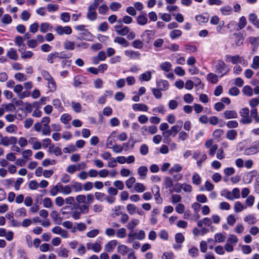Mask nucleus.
Returning <instances> with one entry per match:
<instances>
[{
	"label": "nucleus",
	"mask_w": 259,
	"mask_h": 259,
	"mask_svg": "<svg viewBox=\"0 0 259 259\" xmlns=\"http://www.w3.org/2000/svg\"><path fill=\"white\" fill-rule=\"evenodd\" d=\"M14 41H15V45L18 47H20L22 45L24 46L23 45L24 39H23V37L21 36H16L15 38Z\"/></svg>",
	"instance_id": "nucleus-55"
},
{
	"label": "nucleus",
	"mask_w": 259,
	"mask_h": 259,
	"mask_svg": "<svg viewBox=\"0 0 259 259\" xmlns=\"http://www.w3.org/2000/svg\"><path fill=\"white\" fill-rule=\"evenodd\" d=\"M235 36V43L237 46H241L244 41V38L242 34L239 33H235L234 34Z\"/></svg>",
	"instance_id": "nucleus-22"
},
{
	"label": "nucleus",
	"mask_w": 259,
	"mask_h": 259,
	"mask_svg": "<svg viewBox=\"0 0 259 259\" xmlns=\"http://www.w3.org/2000/svg\"><path fill=\"white\" fill-rule=\"evenodd\" d=\"M182 34V32L179 29H175L172 30L170 33L169 36L172 39H174L180 37Z\"/></svg>",
	"instance_id": "nucleus-27"
},
{
	"label": "nucleus",
	"mask_w": 259,
	"mask_h": 259,
	"mask_svg": "<svg viewBox=\"0 0 259 259\" xmlns=\"http://www.w3.org/2000/svg\"><path fill=\"white\" fill-rule=\"evenodd\" d=\"M237 135L236 131L233 130H230L226 133V138L229 140H233L236 138Z\"/></svg>",
	"instance_id": "nucleus-28"
},
{
	"label": "nucleus",
	"mask_w": 259,
	"mask_h": 259,
	"mask_svg": "<svg viewBox=\"0 0 259 259\" xmlns=\"http://www.w3.org/2000/svg\"><path fill=\"white\" fill-rule=\"evenodd\" d=\"M125 98V95L122 92H117L114 95V99L118 101H122Z\"/></svg>",
	"instance_id": "nucleus-62"
},
{
	"label": "nucleus",
	"mask_w": 259,
	"mask_h": 259,
	"mask_svg": "<svg viewBox=\"0 0 259 259\" xmlns=\"http://www.w3.org/2000/svg\"><path fill=\"white\" fill-rule=\"evenodd\" d=\"M251 116L254 118L255 123H259V117L257 116V111L256 108H253L250 111Z\"/></svg>",
	"instance_id": "nucleus-52"
},
{
	"label": "nucleus",
	"mask_w": 259,
	"mask_h": 259,
	"mask_svg": "<svg viewBox=\"0 0 259 259\" xmlns=\"http://www.w3.org/2000/svg\"><path fill=\"white\" fill-rule=\"evenodd\" d=\"M71 187L74 190L75 192H80L82 190V185L81 183L72 181L71 182Z\"/></svg>",
	"instance_id": "nucleus-25"
},
{
	"label": "nucleus",
	"mask_w": 259,
	"mask_h": 259,
	"mask_svg": "<svg viewBox=\"0 0 259 259\" xmlns=\"http://www.w3.org/2000/svg\"><path fill=\"white\" fill-rule=\"evenodd\" d=\"M52 28V27L50 24L46 22L41 23L40 26V31L42 33H46L48 31L51 30Z\"/></svg>",
	"instance_id": "nucleus-24"
},
{
	"label": "nucleus",
	"mask_w": 259,
	"mask_h": 259,
	"mask_svg": "<svg viewBox=\"0 0 259 259\" xmlns=\"http://www.w3.org/2000/svg\"><path fill=\"white\" fill-rule=\"evenodd\" d=\"M244 220L245 222H248L249 224H254L256 222V218L252 214L246 216L244 218Z\"/></svg>",
	"instance_id": "nucleus-45"
},
{
	"label": "nucleus",
	"mask_w": 259,
	"mask_h": 259,
	"mask_svg": "<svg viewBox=\"0 0 259 259\" xmlns=\"http://www.w3.org/2000/svg\"><path fill=\"white\" fill-rule=\"evenodd\" d=\"M130 249L125 245H119L117 247V251L118 253L124 255L126 254Z\"/></svg>",
	"instance_id": "nucleus-34"
},
{
	"label": "nucleus",
	"mask_w": 259,
	"mask_h": 259,
	"mask_svg": "<svg viewBox=\"0 0 259 259\" xmlns=\"http://www.w3.org/2000/svg\"><path fill=\"white\" fill-rule=\"evenodd\" d=\"M243 93L249 97H251L253 95V90L249 85H245L243 88L242 89Z\"/></svg>",
	"instance_id": "nucleus-32"
},
{
	"label": "nucleus",
	"mask_w": 259,
	"mask_h": 259,
	"mask_svg": "<svg viewBox=\"0 0 259 259\" xmlns=\"http://www.w3.org/2000/svg\"><path fill=\"white\" fill-rule=\"evenodd\" d=\"M133 109L135 111L146 112L148 110V107L143 103H136L132 105Z\"/></svg>",
	"instance_id": "nucleus-11"
},
{
	"label": "nucleus",
	"mask_w": 259,
	"mask_h": 259,
	"mask_svg": "<svg viewBox=\"0 0 259 259\" xmlns=\"http://www.w3.org/2000/svg\"><path fill=\"white\" fill-rule=\"evenodd\" d=\"M229 71V69L227 68L225 63L222 61L219 60L216 65V72L218 73L222 74L223 75Z\"/></svg>",
	"instance_id": "nucleus-3"
},
{
	"label": "nucleus",
	"mask_w": 259,
	"mask_h": 259,
	"mask_svg": "<svg viewBox=\"0 0 259 259\" xmlns=\"http://www.w3.org/2000/svg\"><path fill=\"white\" fill-rule=\"evenodd\" d=\"M55 32L59 35H63L64 34L69 35L72 33V29L69 26H62L59 25L55 29Z\"/></svg>",
	"instance_id": "nucleus-2"
},
{
	"label": "nucleus",
	"mask_w": 259,
	"mask_h": 259,
	"mask_svg": "<svg viewBox=\"0 0 259 259\" xmlns=\"http://www.w3.org/2000/svg\"><path fill=\"white\" fill-rule=\"evenodd\" d=\"M176 241L178 243H182L184 240V236L181 233H178L175 235Z\"/></svg>",
	"instance_id": "nucleus-59"
},
{
	"label": "nucleus",
	"mask_w": 259,
	"mask_h": 259,
	"mask_svg": "<svg viewBox=\"0 0 259 259\" xmlns=\"http://www.w3.org/2000/svg\"><path fill=\"white\" fill-rule=\"evenodd\" d=\"M117 241L116 240H113L109 241L105 246V250L108 252H112L116 246Z\"/></svg>",
	"instance_id": "nucleus-13"
},
{
	"label": "nucleus",
	"mask_w": 259,
	"mask_h": 259,
	"mask_svg": "<svg viewBox=\"0 0 259 259\" xmlns=\"http://www.w3.org/2000/svg\"><path fill=\"white\" fill-rule=\"evenodd\" d=\"M224 131L222 129H217L213 133V136L217 140H219L223 135Z\"/></svg>",
	"instance_id": "nucleus-54"
},
{
	"label": "nucleus",
	"mask_w": 259,
	"mask_h": 259,
	"mask_svg": "<svg viewBox=\"0 0 259 259\" xmlns=\"http://www.w3.org/2000/svg\"><path fill=\"white\" fill-rule=\"evenodd\" d=\"M15 78L19 81H24L27 79L26 76L25 74L22 73H17L14 75Z\"/></svg>",
	"instance_id": "nucleus-49"
},
{
	"label": "nucleus",
	"mask_w": 259,
	"mask_h": 259,
	"mask_svg": "<svg viewBox=\"0 0 259 259\" xmlns=\"http://www.w3.org/2000/svg\"><path fill=\"white\" fill-rule=\"evenodd\" d=\"M114 41L124 47H127L129 45L128 42L124 38L122 37H116L114 39Z\"/></svg>",
	"instance_id": "nucleus-23"
},
{
	"label": "nucleus",
	"mask_w": 259,
	"mask_h": 259,
	"mask_svg": "<svg viewBox=\"0 0 259 259\" xmlns=\"http://www.w3.org/2000/svg\"><path fill=\"white\" fill-rule=\"evenodd\" d=\"M18 51L20 53L21 58L23 59H30L33 55L32 52L30 51H23L21 48H19Z\"/></svg>",
	"instance_id": "nucleus-16"
},
{
	"label": "nucleus",
	"mask_w": 259,
	"mask_h": 259,
	"mask_svg": "<svg viewBox=\"0 0 259 259\" xmlns=\"http://www.w3.org/2000/svg\"><path fill=\"white\" fill-rule=\"evenodd\" d=\"M85 79L82 76H76L74 78L73 85L75 87H78L82 83H85Z\"/></svg>",
	"instance_id": "nucleus-20"
},
{
	"label": "nucleus",
	"mask_w": 259,
	"mask_h": 259,
	"mask_svg": "<svg viewBox=\"0 0 259 259\" xmlns=\"http://www.w3.org/2000/svg\"><path fill=\"white\" fill-rule=\"evenodd\" d=\"M136 236V238L138 240H141L145 238V233L144 231L141 230L139 231L138 234L135 233H129L128 235V240L130 242H132Z\"/></svg>",
	"instance_id": "nucleus-5"
},
{
	"label": "nucleus",
	"mask_w": 259,
	"mask_h": 259,
	"mask_svg": "<svg viewBox=\"0 0 259 259\" xmlns=\"http://www.w3.org/2000/svg\"><path fill=\"white\" fill-rule=\"evenodd\" d=\"M139 223V220L137 219H133L131 222H130L127 226L126 227L128 229L132 231H133V230L134 228L136 227V226Z\"/></svg>",
	"instance_id": "nucleus-33"
},
{
	"label": "nucleus",
	"mask_w": 259,
	"mask_h": 259,
	"mask_svg": "<svg viewBox=\"0 0 259 259\" xmlns=\"http://www.w3.org/2000/svg\"><path fill=\"white\" fill-rule=\"evenodd\" d=\"M127 210L128 211V213L133 215L134 214L136 210V206L134 204H128L126 206Z\"/></svg>",
	"instance_id": "nucleus-56"
},
{
	"label": "nucleus",
	"mask_w": 259,
	"mask_h": 259,
	"mask_svg": "<svg viewBox=\"0 0 259 259\" xmlns=\"http://www.w3.org/2000/svg\"><path fill=\"white\" fill-rule=\"evenodd\" d=\"M71 119V116L68 114H64L61 116V121L64 124H67Z\"/></svg>",
	"instance_id": "nucleus-50"
},
{
	"label": "nucleus",
	"mask_w": 259,
	"mask_h": 259,
	"mask_svg": "<svg viewBox=\"0 0 259 259\" xmlns=\"http://www.w3.org/2000/svg\"><path fill=\"white\" fill-rule=\"evenodd\" d=\"M178 123H179V125H175L171 127L170 130L171 131L172 136H175L178 133H179L181 130L183 122L181 120L178 121L177 122Z\"/></svg>",
	"instance_id": "nucleus-19"
},
{
	"label": "nucleus",
	"mask_w": 259,
	"mask_h": 259,
	"mask_svg": "<svg viewBox=\"0 0 259 259\" xmlns=\"http://www.w3.org/2000/svg\"><path fill=\"white\" fill-rule=\"evenodd\" d=\"M43 205L45 207L50 208L52 205V200L49 197H46L43 200Z\"/></svg>",
	"instance_id": "nucleus-60"
},
{
	"label": "nucleus",
	"mask_w": 259,
	"mask_h": 259,
	"mask_svg": "<svg viewBox=\"0 0 259 259\" xmlns=\"http://www.w3.org/2000/svg\"><path fill=\"white\" fill-rule=\"evenodd\" d=\"M251 67L255 70L259 69V56H255L253 57Z\"/></svg>",
	"instance_id": "nucleus-39"
},
{
	"label": "nucleus",
	"mask_w": 259,
	"mask_h": 259,
	"mask_svg": "<svg viewBox=\"0 0 259 259\" xmlns=\"http://www.w3.org/2000/svg\"><path fill=\"white\" fill-rule=\"evenodd\" d=\"M121 7V4L117 2H112L109 5L110 9L113 11H117Z\"/></svg>",
	"instance_id": "nucleus-46"
},
{
	"label": "nucleus",
	"mask_w": 259,
	"mask_h": 259,
	"mask_svg": "<svg viewBox=\"0 0 259 259\" xmlns=\"http://www.w3.org/2000/svg\"><path fill=\"white\" fill-rule=\"evenodd\" d=\"M52 103L55 108H57L60 111H63V107L62 106L61 102L59 99H56L53 100Z\"/></svg>",
	"instance_id": "nucleus-35"
},
{
	"label": "nucleus",
	"mask_w": 259,
	"mask_h": 259,
	"mask_svg": "<svg viewBox=\"0 0 259 259\" xmlns=\"http://www.w3.org/2000/svg\"><path fill=\"white\" fill-rule=\"evenodd\" d=\"M124 54L127 57L133 59H138L140 57V53L138 51L126 50L124 51Z\"/></svg>",
	"instance_id": "nucleus-15"
},
{
	"label": "nucleus",
	"mask_w": 259,
	"mask_h": 259,
	"mask_svg": "<svg viewBox=\"0 0 259 259\" xmlns=\"http://www.w3.org/2000/svg\"><path fill=\"white\" fill-rule=\"evenodd\" d=\"M12 21V17L9 14H5L1 19L2 23L4 25L10 24Z\"/></svg>",
	"instance_id": "nucleus-37"
},
{
	"label": "nucleus",
	"mask_w": 259,
	"mask_h": 259,
	"mask_svg": "<svg viewBox=\"0 0 259 259\" xmlns=\"http://www.w3.org/2000/svg\"><path fill=\"white\" fill-rule=\"evenodd\" d=\"M137 21L139 25H144L147 23L148 19L144 15H140L137 17Z\"/></svg>",
	"instance_id": "nucleus-29"
},
{
	"label": "nucleus",
	"mask_w": 259,
	"mask_h": 259,
	"mask_svg": "<svg viewBox=\"0 0 259 259\" xmlns=\"http://www.w3.org/2000/svg\"><path fill=\"white\" fill-rule=\"evenodd\" d=\"M15 215L18 217H25L26 215V210L24 207H21L17 209L15 212Z\"/></svg>",
	"instance_id": "nucleus-47"
},
{
	"label": "nucleus",
	"mask_w": 259,
	"mask_h": 259,
	"mask_svg": "<svg viewBox=\"0 0 259 259\" xmlns=\"http://www.w3.org/2000/svg\"><path fill=\"white\" fill-rule=\"evenodd\" d=\"M80 37L84 40L90 41L92 40L93 35L88 30H84L83 32L80 33Z\"/></svg>",
	"instance_id": "nucleus-31"
},
{
	"label": "nucleus",
	"mask_w": 259,
	"mask_h": 259,
	"mask_svg": "<svg viewBox=\"0 0 259 259\" xmlns=\"http://www.w3.org/2000/svg\"><path fill=\"white\" fill-rule=\"evenodd\" d=\"M249 21L255 27L259 28V19H257V16L255 14L251 13L249 14Z\"/></svg>",
	"instance_id": "nucleus-21"
},
{
	"label": "nucleus",
	"mask_w": 259,
	"mask_h": 259,
	"mask_svg": "<svg viewBox=\"0 0 259 259\" xmlns=\"http://www.w3.org/2000/svg\"><path fill=\"white\" fill-rule=\"evenodd\" d=\"M246 23L247 21L246 18L244 16H242L239 19V22L238 24V28L239 29H242L246 26Z\"/></svg>",
	"instance_id": "nucleus-51"
},
{
	"label": "nucleus",
	"mask_w": 259,
	"mask_h": 259,
	"mask_svg": "<svg viewBox=\"0 0 259 259\" xmlns=\"http://www.w3.org/2000/svg\"><path fill=\"white\" fill-rule=\"evenodd\" d=\"M115 135L114 132H112L110 136L108 138L107 141H106V146L109 147L111 148L114 145V143H115V140L113 138H112V137H114Z\"/></svg>",
	"instance_id": "nucleus-38"
},
{
	"label": "nucleus",
	"mask_w": 259,
	"mask_h": 259,
	"mask_svg": "<svg viewBox=\"0 0 259 259\" xmlns=\"http://www.w3.org/2000/svg\"><path fill=\"white\" fill-rule=\"evenodd\" d=\"M71 104L72 108L75 112L79 113L81 112V106L80 103L73 101L71 102Z\"/></svg>",
	"instance_id": "nucleus-44"
},
{
	"label": "nucleus",
	"mask_w": 259,
	"mask_h": 259,
	"mask_svg": "<svg viewBox=\"0 0 259 259\" xmlns=\"http://www.w3.org/2000/svg\"><path fill=\"white\" fill-rule=\"evenodd\" d=\"M259 152V141L255 142L250 147L247 148L244 151V154L246 155H253Z\"/></svg>",
	"instance_id": "nucleus-6"
},
{
	"label": "nucleus",
	"mask_w": 259,
	"mask_h": 259,
	"mask_svg": "<svg viewBox=\"0 0 259 259\" xmlns=\"http://www.w3.org/2000/svg\"><path fill=\"white\" fill-rule=\"evenodd\" d=\"M207 79L212 83H216L218 81V77L216 74L210 73L207 75Z\"/></svg>",
	"instance_id": "nucleus-30"
},
{
	"label": "nucleus",
	"mask_w": 259,
	"mask_h": 259,
	"mask_svg": "<svg viewBox=\"0 0 259 259\" xmlns=\"http://www.w3.org/2000/svg\"><path fill=\"white\" fill-rule=\"evenodd\" d=\"M220 11L224 15H229L232 13V8L229 6H226L221 8Z\"/></svg>",
	"instance_id": "nucleus-41"
},
{
	"label": "nucleus",
	"mask_w": 259,
	"mask_h": 259,
	"mask_svg": "<svg viewBox=\"0 0 259 259\" xmlns=\"http://www.w3.org/2000/svg\"><path fill=\"white\" fill-rule=\"evenodd\" d=\"M157 86L160 90L165 91L168 90L169 87L168 82L165 80H161L157 82Z\"/></svg>",
	"instance_id": "nucleus-17"
},
{
	"label": "nucleus",
	"mask_w": 259,
	"mask_h": 259,
	"mask_svg": "<svg viewBox=\"0 0 259 259\" xmlns=\"http://www.w3.org/2000/svg\"><path fill=\"white\" fill-rule=\"evenodd\" d=\"M248 39L251 45L252 53L255 52L259 46V36H251L249 37Z\"/></svg>",
	"instance_id": "nucleus-9"
},
{
	"label": "nucleus",
	"mask_w": 259,
	"mask_h": 259,
	"mask_svg": "<svg viewBox=\"0 0 259 259\" xmlns=\"http://www.w3.org/2000/svg\"><path fill=\"white\" fill-rule=\"evenodd\" d=\"M48 88L51 92H54L56 89V83L53 78L48 82Z\"/></svg>",
	"instance_id": "nucleus-53"
},
{
	"label": "nucleus",
	"mask_w": 259,
	"mask_h": 259,
	"mask_svg": "<svg viewBox=\"0 0 259 259\" xmlns=\"http://www.w3.org/2000/svg\"><path fill=\"white\" fill-rule=\"evenodd\" d=\"M148 151L149 148L146 144H143L141 146L140 148V152L142 155H145L147 154L148 153Z\"/></svg>",
	"instance_id": "nucleus-63"
},
{
	"label": "nucleus",
	"mask_w": 259,
	"mask_h": 259,
	"mask_svg": "<svg viewBox=\"0 0 259 259\" xmlns=\"http://www.w3.org/2000/svg\"><path fill=\"white\" fill-rule=\"evenodd\" d=\"M22 157L26 159L27 160H28L29 159V157H31L32 155V151L30 149H27L24 150L22 153Z\"/></svg>",
	"instance_id": "nucleus-57"
},
{
	"label": "nucleus",
	"mask_w": 259,
	"mask_h": 259,
	"mask_svg": "<svg viewBox=\"0 0 259 259\" xmlns=\"http://www.w3.org/2000/svg\"><path fill=\"white\" fill-rule=\"evenodd\" d=\"M49 152L54 153L56 156L61 155L62 153L61 148L59 147H55L54 144L51 145L49 147Z\"/></svg>",
	"instance_id": "nucleus-18"
},
{
	"label": "nucleus",
	"mask_w": 259,
	"mask_h": 259,
	"mask_svg": "<svg viewBox=\"0 0 259 259\" xmlns=\"http://www.w3.org/2000/svg\"><path fill=\"white\" fill-rule=\"evenodd\" d=\"M114 29L116 32L120 35L124 36L127 34L129 32L130 29L127 26H124L122 25H115Z\"/></svg>",
	"instance_id": "nucleus-7"
},
{
	"label": "nucleus",
	"mask_w": 259,
	"mask_h": 259,
	"mask_svg": "<svg viewBox=\"0 0 259 259\" xmlns=\"http://www.w3.org/2000/svg\"><path fill=\"white\" fill-rule=\"evenodd\" d=\"M7 56L10 59L17 61L18 60L19 56L16 50L11 48L7 53Z\"/></svg>",
	"instance_id": "nucleus-12"
},
{
	"label": "nucleus",
	"mask_w": 259,
	"mask_h": 259,
	"mask_svg": "<svg viewBox=\"0 0 259 259\" xmlns=\"http://www.w3.org/2000/svg\"><path fill=\"white\" fill-rule=\"evenodd\" d=\"M224 115L226 119L236 118L238 116L237 112L234 110H226L224 112Z\"/></svg>",
	"instance_id": "nucleus-14"
},
{
	"label": "nucleus",
	"mask_w": 259,
	"mask_h": 259,
	"mask_svg": "<svg viewBox=\"0 0 259 259\" xmlns=\"http://www.w3.org/2000/svg\"><path fill=\"white\" fill-rule=\"evenodd\" d=\"M244 206L240 201H236L234 204V211L235 212H240L244 209Z\"/></svg>",
	"instance_id": "nucleus-43"
},
{
	"label": "nucleus",
	"mask_w": 259,
	"mask_h": 259,
	"mask_svg": "<svg viewBox=\"0 0 259 259\" xmlns=\"http://www.w3.org/2000/svg\"><path fill=\"white\" fill-rule=\"evenodd\" d=\"M160 67L161 70L166 72H168L171 70V64L168 62H165L161 64Z\"/></svg>",
	"instance_id": "nucleus-36"
},
{
	"label": "nucleus",
	"mask_w": 259,
	"mask_h": 259,
	"mask_svg": "<svg viewBox=\"0 0 259 259\" xmlns=\"http://www.w3.org/2000/svg\"><path fill=\"white\" fill-rule=\"evenodd\" d=\"M249 110L247 108H243L239 111L240 115L241 116L240 122L243 124H249L252 122V119L249 115Z\"/></svg>",
	"instance_id": "nucleus-1"
},
{
	"label": "nucleus",
	"mask_w": 259,
	"mask_h": 259,
	"mask_svg": "<svg viewBox=\"0 0 259 259\" xmlns=\"http://www.w3.org/2000/svg\"><path fill=\"white\" fill-rule=\"evenodd\" d=\"M60 18L62 21L67 23L70 21V16L69 13L65 12L61 14Z\"/></svg>",
	"instance_id": "nucleus-58"
},
{
	"label": "nucleus",
	"mask_w": 259,
	"mask_h": 259,
	"mask_svg": "<svg viewBox=\"0 0 259 259\" xmlns=\"http://www.w3.org/2000/svg\"><path fill=\"white\" fill-rule=\"evenodd\" d=\"M17 130V126L14 124H10L6 127V131L8 133H15Z\"/></svg>",
	"instance_id": "nucleus-42"
},
{
	"label": "nucleus",
	"mask_w": 259,
	"mask_h": 259,
	"mask_svg": "<svg viewBox=\"0 0 259 259\" xmlns=\"http://www.w3.org/2000/svg\"><path fill=\"white\" fill-rule=\"evenodd\" d=\"M154 32L152 30H147L142 35L143 40L149 43L152 39Z\"/></svg>",
	"instance_id": "nucleus-10"
},
{
	"label": "nucleus",
	"mask_w": 259,
	"mask_h": 259,
	"mask_svg": "<svg viewBox=\"0 0 259 259\" xmlns=\"http://www.w3.org/2000/svg\"><path fill=\"white\" fill-rule=\"evenodd\" d=\"M196 20L199 23H206L209 20L208 17H205L202 15H198L195 16Z\"/></svg>",
	"instance_id": "nucleus-40"
},
{
	"label": "nucleus",
	"mask_w": 259,
	"mask_h": 259,
	"mask_svg": "<svg viewBox=\"0 0 259 259\" xmlns=\"http://www.w3.org/2000/svg\"><path fill=\"white\" fill-rule=\"evenodd\" d=\"M17 138L15 137H3L1 140V144L4 146H8L10 145L16 144L17 143Z\"/></svg>",
	"instance_id": "nucleus-4"
},
{
	"label": "nucleus",
	"mask_w": 259,
	"mask_h": 259,
	"mask_svg": "<svg viewBox=\"0 0 259 259\" xmlns=\"http://www.w3.org/2000/svg\"><path fill=\"white\" fill-rule=\"evenodd\" d=\"M97 8H94L91 6H89L88 7V10L87 14V17L88 19L91 21L95 20L97 17V14L96 12Z\"/></svg>",
	"instance_id": "nucleus-8"
},
{
	"label": "nucleus",
	"mask_w": 259,
	"mask_h": 259,
	"mask_svg": "<svg viewBox=\"0 0 259 259\" xmlns=\"http://www.w3.org/2000/svg\"><path fill=\"white\" fill-rule=\"evenodd\" d=\"M59 57V53L57 52H54L50 54L48 56V61L50 63H53V59Z\"/></svg>",
	"instance_id": "nucleus-61"
},
{
	"label": "nucleus",
	"mask_w": 259,
	"mask_h": 259,
	"mask_svg": "<svg viewBox=\"0 0 259 259\" xmlns=\"http://www.w3.org/2000/svg\"><path fill=\"white\" fill-rule=\"evenodd\" d=\"M116 236L119 238H123L126 236V230L124 228H121L117 230Z\"/></svg>",
	"instance_id": "nucleus-48"
},
{
	"label": "nucleus",
	"mask_w": 259,
	"mask_h": 259,
	"mask_svg": "<svg viewBox=\"0 0 259 259\" xmlns=\"http://www.w3.org/2000/svg\"><path fill=\"white\" fill-rule=\"evenodd\" d=\"M152 72L150 71H147L142 74L140 76V79L142 81H148L151 78Z\"/></svg>",
	"instance_id": "nucleus-26"
},
{
	"label": "nucleus",
	"mask_w": 259,
	"mask_h": 259,
	"mask_svg": "<svg viewBox=\"0 0 259 259\" xmlns=\"http://www.w3.org/2000/svg\"><path fill=\"white\" fill-rule=\"evenodd\" d=\"M134 187L136 191L138 192H143L145 190L144 186L141 183H137L135 184Z\"/></svg>",
	"instance_id": "nucleus-64"
}]
</instances>
